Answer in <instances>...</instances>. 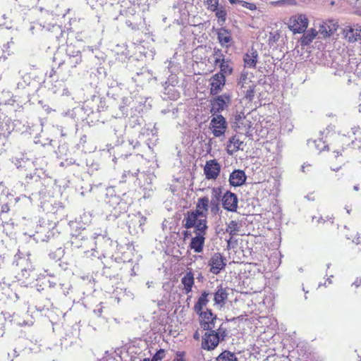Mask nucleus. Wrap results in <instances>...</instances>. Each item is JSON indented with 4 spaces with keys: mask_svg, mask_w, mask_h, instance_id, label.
Masks as SVG:
<instances>
[{
    "mask_svg": "<svg viewBox=\"0 0 361 361\" xmlns=\"http://www.w3.org/2000/svg\"><path fill=\"white\" fill-rule=\"evenodd\" d=\"M209 207V200L207 196L201 197L197 199L195 209L188 211L185 214L183 221V227L189 229L194 228V233L207 232V214Z\"/></svg>",
    "mask_w": 361,
    "mask_h": 361,
    "instance_id": "1",
    "label": "nucleus"
},
{
    "mask_svg": "<svg viewBox=\"0 0 361 361\" xmlns=\"http://www.w3.org/2000/svg\"><path fill=\"white\" fill-rule=\"evenodd\" d=\"M227 336V331L226 328L222 326V324L216 330H206V332L202 336V348L206 350H212L215 349L220 342L224 341Z\"/></svg>",
    "mask_w": 361,
    "mask_h": 361,
    "instance_id": "2",
    "label": "nucleus"
},
{
    "mask_svg": "<svg viewBox=\"0 0 361 361\" xmlns=\"http://www.w3.org/2000/svg\"><path fill=\"white\" fill-rule=\"evenodd\" d=\"M344 147L341 145H331L328 146V159L333 170H338L344 162Z\"/></svg>",
    "mask_w": 361,
    "mask_h": 361,
    "instance_id": "3",
    "label": "nucleus"
},
{
    "mask_svg": "<svg viewBox=\"0 0 361 361\" xmlns=\"http://www.w3.org/2000/svg\"><path fill=\"white\" fill-rule=\"evenodd\" d=\"M196 314L198 316L200 326L203 330H212L215 328L217 316L212 310L206 308L204 311Z\"/></svg>",
    "mask_w": 361,
    "mask_h": 361,
    "instance_id": "4",
    "label": "nucleus"
},
{
    "mask_svg": "<svg viewBox=\"0 0 361 361\" xmlns=\"http://www.w3.org/2000/svg\"><path fill=\"white\" fill-rule=\"evenodd\" d=\"M288 25L293 33H302L308 26V20L305 15L297 14L289 18Z\"/></svg>",
    "mask_w": 361,
    "mask_h": 361,
    "instance_id": "5",
    "label": "nucleus"
},
{
    "mask_svg": "<svg viewBox=\"0 0 361 361\" xmlns=\"http://www.w3.org/2000/svg\"><path fill=\"white\" fill-rule=\"evenodd\" d=\"M209 271L213 274H219L226 266V258L220 252L214 253L208 262Z\"/></svg>",
    "mask_w": 361,
    "mask_h": 361,
    "instance_id": "6",
    "label": "nucleus"
},
{
    "mask_svg": "<svg viewBox=\"0 0 361 361\" xmlns=\"http://www.w3.org/2000/svg\"><path fill=\"white\" fill-rule=\"evenodd\" d=\"M231 96L230 94L224 93L216 96L211 101V112L219 113L226 110L228 104H230Z\"/></svg>",
    "mask_w": 361,
    "mask_h": 361,
    "instance_id": "7",
    "label": "nucleus"
},
{
    "mask_svg": "<svg viewBox=\"0 0 361 361\" xmlns=\"http://www.w3.org/2000/svg\"><path fill=\"white\" fill-rule=\"evenodd\" d=\"M226 128L227 123L221 114H216V116L212 119L209 124V129L215 137L224 135Z\"/></svg>",
    "mask_w": 361,
    "mask_h": 361,
    "instance_id": "8",
    "label": "nucleus"
},
{
    "mask_svg": "<svg viewBox=\"0 0 361 361\" xmlns=\"http://www.w3.org/2000/svg\"><path fill=\"white\" fill-rule=\"evenodd\" d=\"M252 126V121L247 118L245 114H238L235 117V128L238 134L245 136L250 135Z\"/></svg>",
    "mask_w": 361,
    "mask_h": 361,
    "instance_id": "9",
    "label": "nucleus"
},
{
    "mask_svg": "<svg viewBox=\"0 0 361 361\" xmlns=\"http://www.w3.org/2000/svg\"><path fill=\"white\" fill-rule=\"evenodd\" d=\"M223 208L231 212H235L238 208V198L236 194L227 190L221 199Z\"/></svg>",
    "mask_w": 361,
    "mask_h": 361,
    "instance_id": "10",
    "label": "nucleus"
},
{
    "mask_svg": "<svg viewBox=\"0 0 361 361\" xmlns=\"http://www.w3.org/2000/svg\"><path fill=\"white\" fill-rule=\"evenodd\" d=\"M221 172V165L216 159H211L206 162L204 173L207 180H216Z\"/></svg>",
    "mask_w": 361,
    "mask_h": 361,
    "instance_id": "11",
    "label": "nucleus"
},
{
    "mask_svg": "<svg viewBox=\"0 0 361 361\" xmlns=\"http://www.w3.org/2000/svg\"><path fill=\"white\" fill-rule=\"evenodd\" d=\"M66 56L67 59L64 62L71 68H75L82 62L81 52L79 50L75 49L72 45L67 47Z\"/></svg>",
    "mask_w": 361,
    "mask_h": 361,
    "instance_id": "12",
    "label": "nucleus"
},
{
    "mask_svg": "<svg viewBox=\"0 0 361 361\" xmlns=\"http://www.w3.org/2000/svg\"><path fill=\"white\" fill-rule=\"evenodd\" d=\"M228 287L224 286L222 284L217 286L213 293L214 305L220 308L225 306L228 298Z\"/></svg>",
    "mask_w": 361,
    "mask_h": 361,
    "instance_id": "13",
    "label": "nucleus"
},
{
    "mask_svg": "<svg viewBox=\"0 0 361 361\" xmlns=\"http://www.w3.org/2000/svg\"><path fill=\"white\" fill-rule=\"evenodd\" d=\"M240 135L237 133L228 139L226 149L229 155H233L238 151L243 150L245 143L244 140H241Z\"/></svg>",
    "mask_w": 361,
    "mask_h": 361,
    "instance_id": "14",
    "label": "nucleus"
},
{
    "mask_svg": "<svg viewBox=\"0 0 361 361\" xmlns=\"http://www.w3.org/2000/svg\"><path fill=\"white\" fill-rule=\"evenodd\" d=\"M226 83V77L223 73H216L210 79V93L216 95L222 90Z\"/></svg>",
    "mask_w": 361,
    "mask_h": 361,
    "instance_id": "15",
    "label": "nucleus"
},
{
    "mask_svg": "<svg viewBox=\"0 0 361 361\" xmlns=\"http://www.w3.org/2000/svg\"><path fill=\"white\" fill-rule=\"evenodd\" d=\"M195 235L191 238L189 247L195 252L200 253L203 251L207 232L194 233Z\"/></svg>",
    "mask_w": 361,
    "mask_h": 361,
    "instance_id": "16",
    "label": "nucleus"
},
{
    "mask_svg": "<svg viewBox=\"0 0 361 361\" xmlns=\"http://www.w3.org/2000/svg\"><path fill=\"white\" fill-rule=\"evenodd\" d=\"M215 32L217 35L218 41L221 47L226 48L231 47L233 39L231 32L228 29L225 27L217 28Z\"/></svg>",
    "mask_w": 361,
    "mask_h": 361,
    "instance_id": "17",
    "label": "nucleus"
},
{
    "mask_svg": "<svg viewBox=\"0 0 361 361\" xmlns=\"http://www.w3.org/2000/svg\"><path fill=\"white\" fill-rule=\"evenodd\" d=\"M222 188L214 187L212 188V200L209 202L211 211L216 213L219 209V201L222 199Z\"/></svg>",
    "mask_w": 361,
    "mask_h": 361,
    "instance_id": "18",
    "label": "nucleus"
},
{
    "mask_svg": "<svg viewBox=\"0 0 361 361\" xmlns=\"http://www.w3.org/2000/svg\"><path fill=\"white\" fill-rule=\"evenodd\" d=\"M344 37L350 42H354L361 37V27L346 26L343 31Z\"/></svg>",
    "mask_w": 361,
    "mask_h": 361,
    "instance_id": "19",
    "label": "nucleus"
},
{
    "mask_svg": "<svg viewBox=\"0 0 361 361\" xmlns=\"http://www.w3.org/2000/svg\"><path fill=\"white\" fill-rule=\"evenodd\" d=\"M209 293L206 290H203L201 293L193 307V310L195 313H199L205 310L207 305L209 302Z\"/></svg>",
    "mask_w": 361,
    "mask_h": 361,
    "instance_id": "20",
    "label": "nucleus"
},
{
    "mask_svg": "<svg viewBox=\"0 0 361 361\" xmlns=\"http://www.w3.org/2000/svg\"><path fill=\"white\" fill-rule=\"evenodd\" d=\"M254 75L252 73H249L247 71L243 70L240 75L237 85L240 90L246 88L247 87L255 85V82L252 81Z\"/></svg>",
    "mask_w": 361,
    "mask_h": 361,
    "instance_id": "21",
    "label": "nucleus"
},
{
    "mask_svg": "<svg viewBox=\"0 0 361 361\" xmlns=\"http://www.w3.org/2000/svg\"><path fill=\"white\" fill-rule=\"evenodd\" d=\"M246 176L242 170H234L229 176V183L232 186L237 187L244 184Z\"/></svg>",
    "mask_w": 361,
    "mask_h": 361,
    "instance_id": "22",
    "label": "nucleus"
},
{
    "mask_svg": "<svg viewBox=\"0 0 361 361\" xmlns=\"http://www.w3.org/2000/svg\"><path fill=\"white\" fill-rule=\"evenodd\" d=\"M161 97L164 99L176 100L179 97V92L174 85L165 82Z\"/></svg>",
    "mask_w": 361,
    "mask_h": 361,
    "instance_id": "23",
    "label": "nucleus"
},
{
    "mask_svg": "<svg viewBox=\"0 0 361 361\" xmlns=\"http://www.w3.org/2000/svg\"><path fill=\"white\" fill-rule=\"evenodd\" d=\"M241 227L242 224L240 221L235 220H232L227 224L226 233H228L230 235V238L227 240L228 245L230 244L235 235H238Z\"/></svg>",
    "mask_w": 361,
    "mask_h": 361,
    "instance_id": "24",
    "label": "nucleus"
},
{
    "mask_svg": "<svg viewBox=\"0 0 361 361\" xmlns=\"http://www.w3.org/2000/svg\"><path fill=\"white\" fill-rule=\"evenodd\" d=\"M181 283L183 286V290L185 294H189L195 284L194 274L192 271L187 272L181 279Z\"/></svg>",
    "mask_w": 361,
    "mask_h": 361,
    "instance_id": "25",
    "label": "nucleus"
},
{
    "mask_svg": "<svg viewBox=\"0 0 361 361\" xmlns=\"http://www.w3.org/2000/svg\"><path fill=\"white\" fill-rule=\"evenodd\" d=\"M258 58L257 51L252 49L244 55L243 61L245 67L254 68L256 66Z\"/></svg>",
    "mask_w": 361,
    "mask_h": 361,
    "instance_id": "26",
    "label": "nucleus"
},
{
    "mask_svg": "<svg viewBox=\"0 0 361 361\" xmlns=\"http://www.w3.org/2000/svg\"><path fill=\"white\" fill-rule=\"evenodd\" d=\"M317 35V30L314 29L308 30L301 37L299 42L301 46L305 47L309 45Z\"/></svg>",
    "mask_w": 361,
    "mask_h": 361,
    "instance_id": "27",
    "label": "nucleus"
},
{
    "mask_svg": "<svg viewBox=\"0 0 361 361\" xmlns=\"http://www.w3.org/2000/svg\"><path fill=\"white\" fill-rule=\"evenodd\" d=\"M212 11L215 13V16L221 25H223L226 22L227 13L223 6H218L216 7V10Z\"/></svg>",
    "mask_w": 361,
    "mask_h": 361,
    "instance_id": "28",
    "label": "nucleus"
},
{
    "mask_svg": "<svg viewBox=\"0 0 361 361\" xmlns=\"http://www.w3.org/2000/svg\"><path fill=\"white\" fill-rule=\"evenodd\" d=\"M217 361H238L234 353L225 350L217 357Z\"/></svg>",
    "mask_w": 361,
    "mask_h": 361,
    "instance_id": "29",
    "label": "nucleus"
},
{
    "mask_svg": "<svg viewBox=\"0 0 361 361\" xmlns=\"http://www.w3.org/2000/svg\"><path fill=\"white\" fill-rule=\"evenodd\" d=\"M352 133L355 136L353 142L359 148H361V128L359 126H355L352 128Z\"/></svg>",
    "mask_w": 361,
    "mask_h": 361,
    "instance_id": "30",
    "label": "nucleus"
},
{
    "mask_svg": "<svg viewBox=\"0 0 361 361\" xmlns=\"http://www.w3.org/2000/svg\"><path fill=\"white\" fill-rule=\"evenodd\" d=\"M218 65H219L221 72L219 73L225 74H231L233 71V68L230 65L229 61L223 60Z\"/></svg>",
    "mask_w": 361,
    "mask_h": 361,
    "instance_id": "31",
    "label": "nucleus"
},
{
    "mask_svg": "<svg viewBox=\"0 0 361 361\" xmlns=\"http://www.w3.org/2000/svg\"><path fill=\"white\" fill-rule=\"evenodd\" d=\"M336 30L335 25H333V27H331L326 23H324L319 29V32L324 36H330L333 32Z\"/></svg>",
    "mask_w": 361,
    "mask_h": 361,
    "instance_id": "32",
    "label": "nucleus"
},
{
    "mask_svg": "<svg viewBox=\"0 0 361 361\" xmlns=\"http://www.w3.org/2000/svg\"><path fill=\"white\" fill-rule=\"evenodd\" d=\"M256 87V85H252V86H249V87H247L246 88H243V90H241L242 92L244 94V97L248 99V100H252V98L254 97V94H255V88Z\"/></svg>",
    "mask_w": 361,
    "mask_h": 361,
    "instance_id": "33",
    "label": "nucleus"
},
{
    "mask_svg": "<svg viewBox=\"0 0 361 361\" xmlns=\"http://www.w3.org/2000/svg\"><path fill=\"white\" fill-rule=\"evenodd\" d=\"M352 259L356 263H361V245H357L355 247Z\"/></svg>",
    "mask_w": 361,
    "mask_h": 361,
    "instance_id": "34",
    "label": "nucleus"
},
{
    "mask_svg": "<svg viewBox=\"0 0 361 361\" xmlns=\"http://www.w3.org/2000/svg\"><path fill=\"white\" fill-rule=\"evenodd\" d=\"M214 56L215 58L214 59V63L215 65H218L221 61L224 60V56L222 53V51L220 49L214 48Z\"/></svg>",
    "mask_w": 361,
    "mask_h": 361,
    "instance_id": "35",
    "label": "nucleus"
},
{
    "mask_svg": "<svg viewBox=\"0 0 361 361\" xmlns=\"http://www.w3.org/2000/svg\"><path fill=\"white\" fill-rule=\"evenodd\" d=\"M143 121V118L142 116H138L136 114H133L130 116L129 124L131 127H135L136 125L140 126L141 123Z\"/></svg>",
    "mask_w": 361,
    "mask_h": 361,
    "instance_id": "36",
    "label": "nucleus"
},
{
    "mask_svg": "<svg viewBox=\"0 0 361 361\" xmlns=\"http://www.w3.org/2000/svg\"><path fill=\"white\" fill-rule=\"evenodd\" d=\"M166 356V351L164 349L159 350L152 357L151 361H160Z\"/></svg>",
    "mask_w": 361,
    "mask_h": 361,
    "instance_id": "37",
    "label": "nucleus"
},
{
    "mask_svg": "<svg viewBox=\"0 0 361 361\" xmlns=\"http://www.w3.org/2000/svg\"><path fill=\"white\" fill-rule=\"evenodd\" d=\"M219 0H205V3L207 4V8L209 11L216 10V7L219 6Z\"/></svg>",
    "mask_w": 361,
    "mask_h": 361,
    "instance_id": "38",
    "label": "nucleus"
},
{
    "mask_svg": "<svg viewBox=\"0 0 361 361\" xmlns=\"http://www.w3.org/2000/svg\"><path fill=\"white\" fill-rule=\"evenodd\" d=\"M239 4L243 7L249 9L250 11H255L257 9V6L253 3H250L240 0Z\"/></svg>",
    "mask_w": 361,
    "mask_h": 361,
    "instance_id": "39",
    "label": "nucleus"
},
{
    "mask_svg": "<svg viewBox=\"0 0 361 361\" xmlns=\"http://www.w3.org/2000/svg\"><path fill=\"white\" fill-rule=\"evenodd\" d=\"M176 355V357L173 361H186L185 360V353L184 351H178Z\"/></svg>",
    "mask_w": 361,
    "mask_h": 361,
    "instance_id": "40",
    "label": "nucleus"
},
{
    "mask_svg": "<svg viewBox=\"0 0 361 361\" xmlns=\"http://www.w3.org/2000/svg\"><path fill=\"white\" fill-rule=\"evenodd\" d=\"M10 211V207L8 204H4L1 206V213H8Z\"/></svg>",
    "mask_w": 361,
    "mask_h": 361,
    "instance_id": "41",
    "label": "nucleus"
},
{
    "mask_svg": "<svg viewBox=\"0 0 361 361\" xmlns=\"http://www.w3.org/2000/svg\"><path fill=\"white\" fill-rule=\"evenodd\" d=\"M352 286H354L355 288H359L361 286V279L357 278L355 281L353 283Z\"/></svg>",
    "mask_w": 361,
    "mask_h": 361,
    "instance_id": "42",
    "label": "nucleus"
},
{
    "mask_svg": "<svg viewBox=\"0 0 361 361\" xmlns=\"http://www.w3.org/2000/svg\"><path fill=\"white\" fill-rule=\"evenodd\" d=\"M61 94L62 95L69 96L70 95V92H69L68 89L66 88V87L63 88Z\"/></svg>",
    "mask_w": 361,
    "mask_h": 361,
    "instance_id": "43",
    "label": "nucleus"
},
{
    "mask_svg": "<svg viewBox=\"0 0 361 361\" xmlns=\"http://www.w3.org/2000/svg\"><path fill=\"white\" fill-rule=\"evenodd\" d=\"M200 338V335L198 332V331H196L193 335V338L198 341Z\"/></svg>",
    "mask_w": 361,
    "mask_h": 361,
    "instance_id": "44",
    "label": "nucleus"
},
{
    "mask_svg": "<svg viewBox=\"0 0 361 361\" xmlns=\"http://www.w3.org/2000/svg\"><path fill=\"white\" fill-rule=\"evenodd\" d=\"M284 2H285V0H279L277 1H274L271 4L274 5H279V4H283Z\"/></svg>",
    "mask_w": 361,
    "mask_h": 361,
    "instance_id": "45",
    "label": "nucleus"
},
{
    "mask_svg": "<svg viewBox=\"0 0 361 361\" xmlns=\"http://www.w3.org/2000/svg\"><path fill=\"white\" fill-rule=\"evenodd\" d=\"M240 1V0H229V2L231 4H239Z\"/></svg>",
    "mask_w": 361,
    "mask_h": 361,
    "instance_id": "46",
    "label": "nucleus"
},
{
    "mask_svg": "<svg viewBox=\"0 0 361 361\" xmlns=\"http://www.w3.org/2000/svg\"><path fill=\"white\" fill-rule=\"evenodd\" d=\"M144 108L145 109H143V108L140 109V110H139V112L140 113V111L144 112V111H148V108L147 107V104H145Z\"/></svg>",
    "mask_w": 361,
    "mask_h": 361,
    "instance_id": "47",
    "label": "nucleus"
},
{
    "mask_svg": "<svg viewBox=\"0 0 361 361\" xmlns=\"http://www.w3.org/2000/svg\"><path fill=\"white\" fill-rule=\"evenodd\" d=\"M11 44H13L12 39H11L10 42H8L6 45H4V48H6V49L10 48Z\"/></svg>",
    "mask_w": 361,
    "mask_h": 361,
    "instance_id": "48",
    "label": "nucleus"
},
{
    "mask_svg": "<svg viewBox=\"0 0 361 361\" xmlns=\"http://www.w3.org/2000/svg\"><path fill=\"white\" fill-rule=\"evenodd\" d=\"M6 111H12L13 109H6ZM13 111H17L18 110L17 109H13Z\"/></svg>",
    "mask_w": 361,
    "mask_h": 361,
    "instance_id": "49",
    "label": "nucleus"
},
{
    "mask_svg": "<svg viewBox=\"0 0 361 361\" xmlns=\"http://www.w3.org/2000/svg\"><path fill=\"white\" fill-rule=\"evenodd\" d=\"M13 104H10V103L5 104V106H8V107L9 106H13Z\"/></svg>",
    "mask_w": 361,
    "mask_h": 361,
    "instance_id": "50",
    "label": "nucleus"
},
{
    "mask_svg": "<svg viewBox=\"0 0 361 361\" xmlns=\"http://www.w3.org/2000/svg\"><path fill=\"white\" fill-rule=\"evenodd\" d=\"M147 105L150 106H151L149 104L150 102L147 99V100H145V103H147Z\"/></svg>",
    "mask_w": 361,
    "mask_h": 361,
    "instance_id": "51",
    "label": "nucleus"
},
{
    "mask_svg": "<svg viewBox=\"0 0 361 361\" xmlns=\"http://www.w3.org/2000/svg\"><path fill=\"white\" fill-rule=\"evenodd\" d=\"M53 91H54V93H57L59 92L58 90H54Z\"/></svg>",
    "mask_w": 361,
    "mask_h": 361,
    "instance_id": "52",
    "label": "nucleus"
},
{
    "mask_svg": "<svg viewBox=\"0 0 361 361\" xmlns=\"http://www.w3.org/2000/svg\"><path fill=\"white\" fill-rule=\"evenodd\" d=\"M59 85H61L63 82H59Z\"/></svg>",
    "mask_w": 361,
    "mask_h": 361,
    "instance_id": "53",
    "label": "nucleus"
},
{
    "mask_svg": "<svg viewBox=\"0 0 361 361\" xmlns=\"http://www.w3.org/2000/svg\"><path fill=\"white\" fill-rule=\"evenodd\" d=\"M272 39L275 40V36H273Z\"/></svg>",
    "mask_w": 361,
    "mask_h": 361,
    "instance_id": "54",
    "label": "nucleus"
},
{
    "mask_svg": "<svg viewBox=\"0 0 361 361\" xmlns=\"http://www.w3.org/2000/svg\"><path fill=\"white\" fill-rule=\"evenodd\" d=\"M272 39L275 40V36H273Z\"/></svg>",
    "mask_w": 361,
    "mask_h": 361,
    "instance_id": "55",
    "label": "nucleus"
}]
</instances>
